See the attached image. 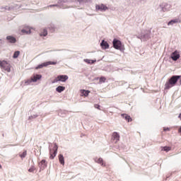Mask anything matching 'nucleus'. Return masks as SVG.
Wrapping results in <instances>:
<instances>
[{
	"mask_svg": "<svg viewBox=\"0 0 181 181\" xmlns=\"http://www.w3.org/2000/svg\"><path fill=\"white\" fill-rule=\"evenodd\" d=\"M180 75H173L165 84V90H169L176 86V83L180 80Z\"/></svg>",
	"mask_w": 181,
	"mask_h": 181,
	"instance_id": "1",
	"label": "nucleus"
},
{
	"mask_svg": "<svg viewBox=\"0 0 181 181\" xmlns=\"http://www.w3.org/2000/svg\"><path fill=\"white\" fill-rule=\"evenodd\" d=\"M136 38L140 39L141 42L149 40V39H151V30H146L141 31V34L136 36Z\"/></svg>",
	"mask_w": 181,
	"mask_h": 181,
	"instance_id": "2",
	"label": "nucleus"
},
{
	"mask_svg": "<svg viewBox=\"0 0 181 181\" xmlns=\"http://www.w3.org/2000/svg\"><path fill=\"white\" fill-rule=\"evenodd\" d=\"M112 45L114 49L116 50H119L120 52H124L125 50V45L122 44V42L121 40L114 38L112 40Z\"/></svg>",
	"mask_w": 181,
	"mask_h": 181,
	"instance_id": "3",
	"label": "nucleus"
},
{
	"mask_svg": "<svg viewBox=\"0 0 181 181\" xmlns=\"http://www.w3.org/2000/svg\"><path fill=\"white\" fill-rule=\"evenodd\" d=\"M58 149H59V146H57V143L54 144L52 150L50 148V147H49V159H54V158H56V156L57 155Z\"/></svg>",
	"mask_w": 181,
	"mask_h": 181,
	"instance_id": "4",
	"label": "nucleus"
},
{
	"mask_svg": "<svg viewBox=\"0 0 181 181\" xmlns=\"http://www.w3.org/2000/svg\"><path fill=\"white\" fill-rule=\"evenodd\" d=\"M56 64H57V62H53V61L45 62L40 64H38L35 67V70H39V69H43V67H47V66H50V65L54 66Z\"/></svg>",
	"mask_w": 181,
	"mask_h": 181,
	"instance_id": "5",
	"label": "nucleus"
},
{
	"mask_svg": "<svg viewBox=\"0 0 181 181\" xmlns=\"http://www.w3.org/2000/svg\"><path fill=\"white\" fill-rule=\"evenodd\" d=\"M159 7L160 8L162 12H168V11H170L172 5L163 2L159 5Z\"/></svg>",
	"mask_w": 181,
	"mask_h": 181,
	"instance_id": "6",
	"label": "nucleus"
},
{
	"mask_svg": "<svg viewBox=\"0 0 181 181\" xmlns=\"http://www.w3.org/2000/svg\"><path fill=\"white\" fill-rule=\"evenodd\" d=\"M95 11L96 12H105V11H108V7L104 4H96Z\"/></svg>",
	"mask_w": 181,
	"mask_h": 181,
	"instance_id": "7",
	"label": "nucleus"
},
{
	"mask_svg": "<svg viewBox=\"0 0 181 181\" xmlns=\"http://www.w3.org/2000/svg\"><path fill=\"white\" fill-rule=\"evenodd\" d=\"M0 67H2L5 71L11 73V66L8 65V62L6 61H0Z\"/></svg>",
	"mask_w": 181,
	"mask_h": 181,
	"instance_id": "8",
	"label": "nucleus"
},
{
	"mask_svg": "<svg viewBox=\"0 0 181 181\" xmlns=\"http://www.w3.org/2000/svg\"><path fill=\"white\" fill-rule=\"evenodd\" d=\"M38 166L40 168V172L42 170H45V169L47 168V162L46 161V160L43 159L38 163Z\"/></svg>",
	"mask_w": 181,
	"mask_h": 181,
	"instance_id": "9",
	"label": "nucleus"
},
{
	"mask_svg": "<svg viewBox=\"0 0 181 181\" xmlns=\"http://www.w3.org/2000/svg\"><path fill=\"white\" fill-rule=\"evenodd\" d=\"M100 47L103 50H107V49H110V44H108V42L105 41V40H102L100 42Z\"/></svg>",
	"mask_w": 181,
	"mask_h": 181,
	"instance_id": "10",
	"label": "nucleus"
},
{
	"mask_svg": "<svg viewBox=\"0 0 181 181\" xmlns=\"http://www.w3.org/2000/svg\"><path fill=\"white\" fill-rule=\"evenodd\" d=\"M180 58V54H179L178 52L175 51L171 54V59L173 60V62H177V60Z\"/></svg>",
	"mask_w": 181,
	"mask_h": 181,
	"instance_id": "11",
	"label": "nucleus"
},
{
	"mask_svg": "<svg viewBox=\"0 0 181 181\" xmlns=\"http://www.w3.org/2000/svg\"><path fill=\"white\" fill-rule=\"evenodd\" d=\"M58 81L62 83H66L69 80V76L67 75H59L57 76Z\"/></svg>",
	"mask_w": 181,
	"mask_h": 181,
	"instance_id": "12",
	"label": "nucleus"
},
{
	"mask_svg": "<svg viewBox=\"0 0 181 181\" xmlns=\"http://www.w3.org/2000/svg\"><path fill=\"white\" fill-rule=\"evenodd\" d=\"M121 117H122V118H124V119L126 121H127V122H132V118L131 117V116H129L125 113H122L121 115Z\"/></svg>",
	"mask_w": 181,
	"mask_h": 181,
	"instance_id": "13",
	"label": "nucleus"
},
{
	"mask_svg": "<svg viewBox=\"0 0 181 181\" xmlns=\"http://www.w3.org/2000/svg\"><path fill=\"white\" fill-rule=\"evenodd\" d=\"M40 78H42L41 74H36L31 77L33 83H36V81H37V80H40Z\"/></svg>",
	"mask_w": 181,
	"mask_h": 181,
	"instance_id": "14",
	"label": "nucleus"
},
{
	"mask_svg": "<svg viewBox=\"0 0 181 181\" xmlns=\"http://www.w3.org/2000/svg\"><path fill=\"white\" fill-rule=\"evenodd\" d=\"M6 40L9 42V43H16V38L12 35H8L6 37Z\"/></svg>",
	"mask_w": 181,
	"mask_h": 181,
	"instance_id": "15",
	"label": "nucleus"
},
{
	"mask_svg": "<svg viewBox=\"0 0 181 181\" xmlns=\"http://www.w3.org/2000/svg\"><path fill=\"white\" fill-rule=\"evenodd\" d=\"M88 1L90 0H75V2L76 4V6H80L81 5H84V4H86Z\"/></svg>",
	"mask_w": 181,
	"mask_h": 181,
	"instance_id": "16",
	"label": "nucleus"
},
{
	"mask_svg": "<svg viewBox=\"0 0 181 181\" xmlns=\"http://www.w3.org/2000/svg\"><path fill=\"white\" fill-rule=\"evenodd\" d=\"M179 22H180V20H179L178 18H175V19H173V20L170 21L168 23V26H170V25H175V23H179Z\"/></svg>",
	"mask_w": 181,
	"mask_h": 181,
	"instance_id": "17",
	"label": "nucleus"
},
{
	"mask_svg": "<svg viewBox=\"0 0 181 181\" xmlns=\"http://www.w3.org/2000/svg\"><path fill=\"white\" fill-rule=\"evenodd\" d=\"M48 29L52 33H53V32L56 30V25H54V24L53 23H50L49 25H48Z\"/></svg>",
	"mask_w": 181,
	"mask_h": 181,
	"instance_id": "18",
	"label": "nucleus"
},
{
	"mask_svg": "<svg viewBox=\"0 0 181 181\" xmlns=\"http://www.w3.org/2000/svg\"><path fill=\"white\" fill-rule=\"evenodd\" d=\"M64 90H66V87L63 86H59L58 87L56 88L57 93H63Z\"/></svg>",
	"mask_w": 181,
	"mask_h": 181,
	"instance_id": "19",
	"label": "nucleus"
},
{
	"mask_svg": "<svg viewBox=\"0 0 181 181\" xmlns=\"http://www.w3.org/2000/svg\"><path fill=\"white\" fill-rule=\"evenodd\" d=\"M112 138L116 141V142L119 141V134H118V132H113Z\"/></svg>",
	"mask_w": 181,
	"mask_h": 181,
	"instance_id": "20",
	"label": "nucleus"
},
{
	"mask_svg": "<svg viewBox=\"0 0 181 181\" xmlns=\"http://www.w3.org/2000/svg\"><path fill=\"white\" fill-rule=\"evenodd\" d=\"M81 93L82 94V97L84 96V97H88V94H90V90H81Z\"/></svg>",
	"mask_w": 181,
	"mask_h": 181,
	"instance_id": "21",
	"label": "nucleus"
},
{
	"mask_svg": "<svg viewBox=\"0 0 181 181\" xmlns=\"http://www.w3.org/2000/svg\"><path fill=\"white\" fill-rule=\"evenodd\" d=\"M95 161L96 163H99V165H101V166H105V164L104 163V160H103L102 158H99L98 160L95 159Z\"/></svg>",
	"mask_w": 181,
	"mask_h": 181,
	"instance_id": "22",
	"label": "nucleus"
},
{
	"mask_svg": "<svg viewBox=\"0 0 181 181\" xmlns=\"http://www.w3.org/2000/svg\"><path fill=\"white\" fill-rule=\"evenodd\" d=\"M58 158L59 163H61V165H64V156H63V154H59Z\"/></svg>",
	"mask_w": 181,
	"mask_h": 181,
	"instance_id": "23",
	"label": "nucleus"
},
{
	"mask_svg": "<svg viewBox=\"0 0 181 181\" xmlns=\"http://www.w3.org/2000/svg\"><path fill=\"white\" fill-rule=\"evenodd\" d=\"M47 35V28H44L42 32L40 33V36H43L44 37H46Z\"/></svg>",
	"mask_w": 181,
	"mask_h": 181,
	"instance_id": "24",
	"label": "nucleus"
},
{
	"mask_svg": "<svg viewBox=\"0 0 181 181\" xmlns=\"http://www.w3.org/2000/svg\"><path fill=\"white\" fill-rule=\"evenodd\" d=\"M26 155H28V151L25 150L23 153L19 154V156L21 159H25V158H26Z\"/></svg>",
	"mask_w": 181,
	"mask_h": 181,
	"instance_id": "25",
	"label": "nucleus"
},
{
	"mask_svg": "<svg viewBox=\"0 0 181 181\" xmlns=\"http://www.w3.org/2000/svg\"><path fill=\"white\" fill-rule=\"evenodd\" d=\"M14 8L13 6H4V12H6V11H12Z\"/></svg>",
	"mask_w": 181,
	"mask_h": 181,
	"instance_id": "26",
	"label": "nucleus"
},
{
	"mask_svg": "<svg viewBox=\"0 0 181 181\" xmlns=\"http://www.w3.org/2000/svg\"><path fill=\"white\" fill-rule=\"evenodd\" d=\"M19 54H21L20 51L14 52L13 55V59H18V57H19Z\"/></svg>",
	"mask_w": 181,
	"mask_h": 181,
	"instance_id": "27",
	"label": "nucleus"
},
{
	"mask_svg": "<svg viewBox=\"0 0 181 181\" xmlns=\"http://www.w3.org/2000/svg\"><path fill=\"white\" fill-rule=\"evenodd\" d=\"M37 117H39V115L37 114L32 115L31 116H29L28 119L29 121H32V119H35L37 118Z\"/></svg>",
	"mask_w": 181,
	"mask_h": 181,
	"instance_id": "28",
	"label": "nucleus"
},
{
	"mask_svg": "<svg viewBox=\"0 0 181 181\" xmlns=\"http://www.w3.org/2000/svg\"><path fill=\"white\" fill-rule=\"evenodd\" d=\"M161 151H164V152H169V151H170V147L169 146L161 147Z\"/></svg>",
	"mask_w": 181,
	"mask_h": 181,
	"instance_id": "29",
	"label": "nucleus"
},
{
	"mask_svg": "<svg viewBox=\"0 0 181 181\" xmlns=\"http://www.w3.org/2000/svg\"><path fill=\"white\" fill-rule=\"evenodd\" d=\"M22 33H25V35H30L32 31L30 30H26L25 29L21 30Z\"/></svg>",
	"mask_w": 181,
	"mask_h": 181,
	"instance_id": "30",
	"label": "nucleus"
},
{
	"mask_svg": "<svg viewBox=\"0 0 181 181\" xmlns=\"http://www.w3.org/2000/svg\"><path fill=\"white\" fill-rule=\"evenodd\" d=\"M31 83H33V81H32L31 78H30V79H28V80L25 81V84H24V86H30V84Z\"/></svg>",
	"mask_w": 181,
	"mask_h": 181,
	"instance_id": "31",
	"label": "nucleus"
},
{
	"mask_svg": "<svg viewBox=\"0 0 181 181\" xmlns=\"http://www.w3.org/2000/svg\"><path fill=\"white\" fill-rule=\"evenodd\" d=\"M106 80H107V78H105V77L102 76L100 78L99 81H100V83H105Z\"/></svg>",
	"mask_w": 181,
	"mask_h": 181,
	"instance_id": "32",
	"label": "nucleus"
},
{
	"mask_svg": "<svg viewBox=\"0 0 181 181\" xmlns=\"http://www.w3.org/2000/svg\"><path fill=\"white\" fill-rule=\"evenodd\" d=\"M28 172L32 173V172H35V165H32L31 168L28 169Z\"/></svg>",
	"mask_w": 181,
	"mask_h": 181,
	"instance_id": "33",
	"label": "nucleus"
},
{
	"mask_svg": "<svg viewBox=\"0 0 181 181\" xmlns=\"http://www.w3.org/2000/svg\"><path fill=\"white\" fill-rule=\"evenodd\" d=\"M83 62H85V63H87L88 64H90L91 59H83Z\"/></svg>",
	"mask_w": 181,
	"mask_h": 181,
	"instance_id": "34",
	"label": "nucleus"
},
{
	"mask_svg": "<svg viewBox=\"0 0 181 181\" xmlns=\"http://www.w3.org/2000/svg\"><path fill=\"white\" fill-rule=\"evenodd\" d=\"M54 6L59 7V4H51L48 6V8H54Z\"/></svg>",
	"mask_w": 181,
	"mask_h": 181,
	"instance_id": "35",
	"label": "nucleus"
},
{
	"mask_svg": "<svg viewBox=\"0 0 181 181\" xmlns=\"http://www.w3.org/2000/svg\"><path fill=\"white\" fill-rule=\"evenodd\" d=\"M4 43H5V41L0 40V47H2V46H4Z\"/></svg>",
	"mask_w": 181,
	"mask_h": 181,
	"instance_id": "36",
	"label": "nucleus"
},
{
	"mask_svg": "<svg viewBox=\"0 0 181 181\" xmlns=\"http://www.w3.org/2000/svg\"><path fill=\"white\" fill-rule=\"evenodd\" d=\"M59 81V78H57V77L56 78H54L53 81H52V84H54V83H58Z\"/></svg>",
	"mask_w": 181,
	"mask_h": 181,
	"instance_id": "37",
	"label": "nucleus"
},
{
	"mask_svg": "<svg viewBox=\"0 0 181 181\" xmlns=\"http://www.w3.org/2000/svg\"><path fill=\"white\" fill-rule=\"evenodd\" d=\"M101 106L100 105H98V104H95V108H96L97 110H100V107Z\"/></svg>",
	"mask_w": 181,
	"mask_h": 181,
	"instance_id": "38",
	"label": "nucleus"
},
{
	"mask_svg": "<svg viewBox=\"0 0 181 181\" xmlns=\"http://www.w3.org/2000/svg\"><path fill=\"white\" fill-rule=\"evenodd\" d=\"M95 62H97L96 59H90V64H94V63H95Z\"/></svg>",
	"mask_w": 181,
	"mask_h": 181,
	"instance_id": "39",
	"label": "nucleus"
},
{
	"mask_svg": "<svg viewBox=\"0 0 181 181\" xmlns=\"http://www.w3.org/2000/svg\"><path fill=\"white\" fill-rule=\"evenodd\" d=\"M163 131L164 132L170 131V129L169 127H163Z\"/></svg>",
	"mask_w": 181,
	"mask_h": 181,
	"instance_id": "40",
	"label": "nucleus"
},
{
	"mask_svg": "<svg viewBox=\"0 0 181 181\" xmlns=\"http://www.w3.org/2000/svg\"><path fill=\"white\" fill-rule=\"evenodd\" d=\"M0 9H1V11H2V12H5V7L1 6Z\"/></svg>",
	"mask_w": 181,
	"mask_h": 181,
	"instance_id": "41",
	"label": "nucleus"
},
{
	"mask_svg": "<svg viewBox=\"0 0 181 181\" xmlns=\"http://www.w3.org/2000/svg\"><path fill=\"white\" fill-rule=\"evenodd\" d=\"M69 0H62V2H64V4H66V2H69Z\"/></svg>",
	"mask_w": 181,
	"mask_h": 181,
	"instance_id": "42",
	"label": "nucleus"
},
{
	"mask_svg": "<svg viewBox=\"0 0 181 181\" xmlns=\"http://www.w3.org/2000/svg\"><path fill=\"white\" fill-rule=\"evenodd\" d=\"M178 132L181 134V127L178 129Z\"/></svg>",
	"mask_w": 181,
	"mask_h": 181,
	"instance_id": "43",
	"label": "nucleus"
},
{
	"mask_svg": "<svg viewBox=\"0 0 181 181\" xmlns=\"http://www.w3.org/2000/svg\"><path fill=\"white\" fill-rule=\"evenodd\" d=\"M112 11H115V8H112Z\"/></svg>",
	"mask_w": 181,
	"mask_h": 181,
	"instance_id": "44",
	"label": "nucleus"
},
{
	"mask_svg": "<svg viewBox=\"0 0 181 181\" xmlns=\"http://www.w3.org/2000/svg\"><path fill=\"white\" fill-rule=\"evenodd\" d=\"M180 84L181 85V78H180Z\"/></svg>",
	"mask_w": 181,
	"mask_h": 181,
	"instance_id": "45",
	"label": "nucleus"
},
{
	"mask_svg": "<svg viewBox=\"0 0 181 181\" xmlns=\"http://www.w3.org/2000/svg\"><path fill=\"white\" fill-rule=\"evenodd\" d=\"M0 169H2V165H1V164H0Z\"/></svg>",
	"mask_w": 181,
	"mask_h": 181,
	"instance_id": "46",
	"label": "nucleus"
}]
</instances>
